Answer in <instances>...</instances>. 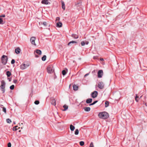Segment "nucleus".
<instances>
[{"label": "nucleus", "mask_w": 147, "mask_h": 147, "mask_svg": "<svg viewBox=\"0 0 147 147\" xmlns=\"http://www.w3.org/2000/svg\"><path fill=\"white\" fill-rule=\"evenodd\" d=\"M98 116L100 118L103 119H107L109 116L108 113L105 112L99 113Z\"/></svg>", "instance_id": "f257e3e1"}, {"label": "nucleus", "mask_w": 147, "mask_h": 147, "mask_svg": "<svg viewBox=\"0 0 147 147\" xmlns=\"http://www.w3.org/2000/svg\"><path fill=\"white\" fill-rule=\"evenodd\" d=\"M1 84L0 86V89L1 91L3 93H4L5 91V86L6 84L5 81L2 80L1 81Z\"/></svg>", "instance_id": "f03ea898"}, {"label": "nucleus", "mask_w": 147, "mask_h": 147, "mask_svg": "<svg viewBox=\"0 0 147 147\" xmlns=\"http://www.w3.org/2000/svg\"><path fill=\"white\" fill-rule=\"evenodd\" d=\"M30 65V64L28 63H24L20 65V68L22 70H24L26 68Z\"/></svg>", "instance_id": "7ed1b4c3"}, {"label": "nucleus", "mask_w": 147, "mask_h": 147, "mask_svg": "<svg viewBox=\"0 0 147 147\" xmlns=\"http://www.w3.org/2000/svg\"><path fill=\"white\" fill-rule=\"evenodd\" d=\"M47 71L49 73H51L54 71V69L53 65H49L47 68Z\"/></svg>", "instance_id": "20e7f679"}, {"label": "nucleus", "mask_w": 147, "mask_h": 147, "mask_svg": "<svg viewBox=\"0 0 147 147\" xmlns=\"http://www.w3.org/2000/svg\"><path fill=\"white\" fill-rule=\"evenodd\" d=\"M7 59H8L6 56L3 55L2 56L1 58L2 63L4 65L6 64L7 62Z\"/></svg>", "instance_id": "39448f33"}, {"label": "nucleus", "mask_w": 147, "mask_h": 147, "mask_svg": "<svg viewBox=\"0 0 147 147\" xmlns=\"http://www.w3.org/2000/svg\"><path fill=\"white\" fill-rule=\"evenodd\" d=\"M105 84L102 82H99L98 84V87L100 89H102L104 88Z\"/></svg>", "instance_id": "423d86ee"}, {"label": "nucleus", "mask_w": 147, "mask_h": 147, "mask_svg": "<svg viewBox=\"0 0 147 147\" xmlns=\"http://www.w3.org/2000/svg\"><path fill=\"white\" fill-rule=\"evenodd\" d=\"M103 74V71L102 70H99L98 72V78L102 77Z\"/></svg>", "instance_id": "0eeeda50"}, {"label": "nucleus", "mask_w": 147, "mask_h": 147, "mask_svg": "<svg viewBox=\"0 0 147 147\" xmlns=\"http://www.w3.org/2000/svg\"><path fill=\"white\" fill-rule=\"evenodd\" d=\"M35 40L36 38L34 37H32L30 38V41L31 44L35 46H36L35 43Z\"/></svg>", "instance_id": "6e6552de"}, {"label": "nucleus", "mask_w": 147, "mask_h": 147, "mask_svg": "<svg viewBox=\"0 0 147 147\" xmlns=\"http://www.w3.org/2000/svg\"><path fill=\"white\" fill-rule=\"evenodd\" d=\"M98 94V92L97 91H95L92 93L91 96L93 98L96 97Z\"/></svg>", "instance_id": "1a4fd4ad"}, {"label": "nucleus", "mask_w": 147, "mask_h": 147, "mask_svg": "<svg viewBox=\"0 0 147 147\" xmlns=\"http://www.w3.org/2000/svg\"><path fill=\"white\" fill-rule=\"evenodd\" d=\"M51 104L54 105H55L56 103V100L55 99L53 98H51Z\"/></svg>", "instance_id": "9d476101"}, {"label": "nucleus", "mask_w": 147, "mask_h": 147, "mask_svg": "<svg viewBox=\"0 0 147 147\" xmlns=\"http://www.w3.org/2000/svg\"><path fill=\"white\" fill-rule=\"evenodd\" d=\"M20 49L18 47L15 50V52L16 54H18L20 53Z\"/></svg>", "instance_id": "9b49d317"}, {"label": "nucleus", "mask_w": 147, "mask_h": 147, "mask_svg": "<svg viewBox=\"0 0 147 147\" xmlns=\"http://www.w3.org/2000/svg\"><path fill=\"white\" fill-rule=\"evenodd\" d=\"M89 43V42L87 41H82L81 42V44L82 46H83L85 45V44L88 45Z\"/></svg>", "instance_id": "f8f14e48"}, {"label": "nucleus", "mask_w": 147, "mask_h": 147, "mask_svg": "<svg viewBox=\"0 0 147 147\" xmlns=\"http://www.w3.org/2000/svg\"><path fill=\"white\" fill-rule=\"evenodd\" d=\"M92 100V98H88L86 100V102L87 103L89 104L91 103Z\"/></svg>", "instance_id": "ddd939ff"}, {"label": "nucleus", "mask_w": 147, "mask_h": 147, "mask_svg": "<svg viewBox=\"0 0 147 147\" xmlns=\"http://www.w3.org/2000/svg\"><path fill=\"white\" fill-rule=\"evenodd\" d=\"M61 3L62 7L63 9L65 10V6L64 3L63 1H61Z\"/></svg>", "instance_id": "4468645a"}, {"label": "nucleus", "mask_w": 147, "mask_h": 147, "mask_svg": "<svg viewBox=\"0 0 147 147\" xmlns=\"http://www.w3.org/2000/svg\"><path fill=\"white\" fill-rule=\"evenodd\" d=\"M42 3L46 5L48 4L49 2L48 0H43L42 1Z\"/></svg>", "instance_id": "2eb2a0df"}, {"label": "nucleus", "mask_w": 147, "mask_h": 147, "mask_svg": "<svg viewBox=\"0 0 147 147\" xmlns=\"http://www.w3.org/2000/svg\"><path fill=\"white\" fill-rule=\"evenodd\" d=\"M35 52L38 54L40 55L41 54L42 52L40 50L38 49H36V50Z\"/></svg>", "instance_id": "dca6fc26"}, {"label": "nucleus", "mask_w": 147, "mask_h": 147, "mask_svg": "<svg viewBox=\"0 0 147 147\" xmlns=\"http://www.w3.org/2000/svg\"><path fill=\"white\" fill-rule=\"evenodd\" d=\"M62 23L61 22H58L57 23V27H61L62 26Z\"/></svg>", "instance_id": "f3484780"}, {"label": "nucleus", "mask_w": 147, "mask_h": 147, "mask_svg": "<svg viewBox=\"0 0 147 147\" xmlns=\"http://www.w3.org/2000/svg\"><path fill=\"white\" fill-rule=\"evenodd\" d=\"M73 89L74 90H77L78 89V86L75 85L73 86Z\"/></svg>", "instance_id": "a211bd4d"}, {"label": "nucleus", "mask_w": 147, "mask_h": 147, "mask_svg": "<svg viewBox=\"0 0 147 147\" xmlns=\"http://www.w3.org/2000/svg\"><path fill=\"white\" fill-rule=\"evenodd\" d=\"M70 130L71 131H73L75 129V127L73 125H70Z\"/></svg>", "instance_id": "6ab92c4d"}, {"label": "nucleus", "mask_w": 147, "mask_h": 147, "mask_svg": "<svg viewBox=\"0 0 147 147\" xmlns=\"http://www.w3.org/2000/svg\"><path fill=\"white\" fill-rule=\"evenodd\" d=\"M84 110L86 111H89L90 110V107H86L84 108Z\"/></svg>", "instance_id": "aec40b11"}, {"label": "nucleus", "mask_w": 147, "mask_h": 147, "mask_svg": "<svg viewBox=\"0 0 147 147\" xmlns=\"http://www.w3.org/2000/svg\"><path fill=\"white\" fill-rule=\"evenodd\" d=\"M63 107L64 108V109L63 110V111H66L68 108V106L66 105H63Z\"/></svg>", "instance_id": "412c9836"}, {"label": "nucleus", "mask_w": 147, "mask_h": 147, "mask_svg": "<svg viewBox=\"0 0 147 147\" xmlns=\"http://www.w3.org/2000/svg\"><path fill=\"white\" fill-rule=\"evenodd\" d=\"M72 36L74 38H78V36L76 34H73L72 35Z\"/></svg>", "instance_id": "4be33fe9"}, {"label": "nucleus", "mask_w": 147, "mask_h": 147, "mask_svg": "<svg viewBox=\"0 0 147 147\" xmlns=\"http://www.w3.org/2000/svg\"><path fill=\"white\" fill-rule=\"evenodd\" d=\"M6 75L7 77H9L11 75V72L9 71H8L6 72Z\"/></svg>", "instance_id": "5701e85b"}, {"label": "nucleus", "mask_w": 147, "mask_h": 147, "mask_svg": "<svg viewBox=\"0 0 147 147\" xmlns=\"http://www.w3.org/2000/svg\"><path fill=\"white\" fill-rule=\"evenodd\" d=\"M46 55H44L43 57H42V60L43 61H45L46 60Z\"/></svg>", "instance_id": "b1692460"}, {"label": "nucleus", "mask_w": 147, "mask_h": 147, "mask_svg": "<svg viewBox=\"0 0 147 147\" xmlns=\"http://www.w3.org/2000/svg\"><path fill=\"white\" fill-rule=\"evenodd\" d=\"M109 105V102L107 101H106L105 103V106L106 107H107Z\"/></svg>", "instance_id": "393cba45"}, {"label": "nucleus", "mask_w": 147, "mask_h": 147, "mask_svg": "<svg viewBox=\"0 0 147 147\" xmlns=\"http://www.w3.org/2000/svg\"><path fill=\"white\" fill-rule=\"evenodd\" d=\"M79 134V130L78 129H76L75 131V134L76 135H78Z\"/></svg>", "instance_id": "a878e982"}, {"label": "nucleus", "mask_w": 147, "mask_h": 147, "mask_svg": "<svg viewBox=\"0 0 147 147\" xmlns=\"http://www.w3.org/2000/svg\"><path fill=\"white\" fill-rule=\"evenodd\" d=\"M6 121L7 123H10L11 122V120L9 119H6Z\"/></svg>", "instance_id": "bb28decb"}, {"label": "nucleus", "mask_w": 147, "mask_h": 147, "mask_svg": "<svg viewBox=\"0 0 147 147\" xmlns=\"http://www.w3.org/2000/svg\"><path fill=\"white\" fill-rule=\"evenodd\" d=\"M97 102H98L97 100L95 101H94V102H93L92 103L90 104L89 105L91 106V105H94V104H96Z\"/></svg>", "instance_id": "cd10ccee"}, {"label": "nucleus", "mask_w": 147, "mask_h": 147, "mask_svg": "<svg viewBox=\"0 0 147 147\" xmlns=\"http://www.w3.org/2000/svg\"><path fill=\"white\" fill-rule=\"evenodd\" d=\"M84 144L83 141H81L80 142V145L81 146H83L84 145Z\"/></svg>", "instance_id": "c85d7f7f"}, {"label": "nucleus", "mask_w": 147, "mask_h": 147, "mask_svg": "<svg viewBox=\"0 0 147 147\" xmlns=\"http://www.w3.org/2000/svg\"><path fill=\"white\" fill-rule=\"evenodd\" d=\"M3 111L6 113V109L5 108L3 107Z\"/></svg>", "instance_id": "c756f323"}, {"label": "nucleus", "mask_w": 147, "mask_h": 147, "mask_svg": "<svg viewBox=\"0 0 147 147\" xmlns=\"http://www.w3.org/2000/svg\"><path fill=\"white\" fill-rule=\"evenodd\" d=\"M62 74L64 76L66 74V72L65 70H63L62 71Z\"/></svg>", "instance_id": "7c9ffc66"}, {"label": "nucleus", "mask_w": 147, "mask_h": 147, "mask_svg": "<svg viewBox=\"0 0 147 147\" xmlns=\"http://www.w3.org/2000/svg\"><path fill=\"white\" fill-rule=\"evenodd\" d=\"M138 97L137 95V94H136V96L135 97V100L137 102H138V100L137 99V98H138Z\"/></svg>", "instance_id": "2f4dec72"}, {"label": "nucleus", "mask_w": 147, "mask_h": 147, "mask_svg": "<svg viewBox=\"0 0 147 147\" xmlns=\"http://www.w3.org/2000/svg\"><path fill=\"white\" fill-rule=\"evenodd\" d=\"M14 85H12L10 87V88L11 90H13L14 89Z\"/></svg>", "instance_id": "473e14b6"}, {"label": "nucleus", "mask_w": 147, "mask_h": 147, "mask_svg": "<svg viewBox=\"0 0 147 147\" xmlns=\"http://www.w3.org/2000/svg\"><path fill=\"white\" fill-rule=\"evenodd\" d=\"M18 127V126H16L13 127V131H16L17 130L16 128Z\"/></svg>", "instance_id": "72a5a7b5"}, {"label": "nucleus", "mask_w": 147, "mask_h": 147, "mask_svg": "<svg viewBox=\"0 0 147 147\" xmlns=\"http://www.w3.org/2000/svg\"><path fill=\"white\" fill-rule=\"evenodd\" d=\"M3 24L2 19L0 18V24Z\"/></svg>", "instance_id": "f704fd0d"}, {"label": "nucleus", "mask_w": 147, "mask_h": 147, "mask_svg": "<svg viewBox=\"0 0 147 147\" xmlns=\"http://www.w3.org/2000/svg\"><path fill=\"white\" fill-rule=\"evenodd\" d=\"M39 102L38 100H36L34 102V103L36 105H38L39 104Z\"/></svg>", "instance_id": "c9c22d12"}, {"label": "nucleus", "mask_w": 147, "mask_h": 147, "mask_svg": "<svg viewBox=\"0 0 147 147\" xmlns=\"http://www.w3.org/2000/svg\"><path fill=\"white\" fill-rule=\"evenodd\" d=\"M76 43V42L74 41H71L68 43V45H69L70 44H71V43Z\"/></svg>", "instance_id": "e433bc0d"}, {"label": "nucleus", "mask_w": 147, "mask_h": 147, "mask_svg": "<svg viewBox=\"0 0 147 147\" xmlns=\"http://www.w3.org/2000/svg\"><path fill=\"white\" fill-rule=\"evenodd\" d=\"M60 20V18L59 17H57L56 18V21H59Z\"/></svg>", "instance_id": "4c0bfd02"}, {"label": "nucleus", "mask_w": 147, "mask_h": 147, "mask_svg": "<svg viewBox=\"0 0 147 147\" xmlns=\"http://www.w3.org/2000/svg\"><path fill=\"white\" fill-rule=\"evenodd\" d=\"M15 61L14 59H13L11 60V63L12 64H13L15 63Z\"/></svg>", "instance_id": "58836bf2"}, {"label": "nucleus", "mask_w": 147, "mask_h": 147, "mask_svg": "<svg viewBox=\"0 0 147 147\" xmlns=\"http://www.w3.org/2000/svg\"><path fill=\"white\" fill-rule=\"evenodd\" d=\"M89 147H94L93 143L92 142H91L90 144Z\"/></svg>", "instance_id": "ea45409f"}, {"label": "nucleus", "mask_w": 147, "mask_h": 147, "mask_svg": "<svg viewBox=\"0 0 147 147\" xmlns=\"http://www.w3.org/2000/svg\"><path fill=\"white\" fill-rule=\"evenodd\" d=\"M42 24L45 26H46L47 25V23L46 22H43L42 23Z\"/></svg>", "instance_id": "a19ab883"}, {"label": "nucleus", "mask_w": 147, "mask_h": 147, "mask_svg": "<svg viewBox=\"0 0 147 147\" xmlns=\"http://www.w3.org/2000/svg\"><path fill=\"white\" fill-rule=\"evenodd\" d=\"M7 146H8V147H11V143L9 142Z\"/></svg>", "instance_id": "79ce46f5"}, {"label": "nucleus", "mask_w": 147, "mask_h": 147, "mask_svg": "<svg viewBox=\"0 0 147 147\" xmlns=\"http://www.w3.org/2000/svg\"><path fill=\"white\" fill-rule=\"evenodd\" d=\"M17 80H13V83H16L17 82Z\"/></svg>", "instance_id": "37998d69"}, {"label": "nucleus", "mask_w": 147, "mask_h": 147, "mask_svg": "<svg viewBox=\"0 0 147 147\" xmlns=\"http://www.w3.org/2000/svg\"><path fill=\"white\" fill-rule=\"evenodd\" d=\"M0 17H5V15L4 14L0 16Z\"/></svg>", "instance_id": "c03bdc74"}, {"label": "nucleus", "mask_w": 147, "mask_h": 147, "mask_svg": "<svg viewBox=\"0 0 147 147\" xmlns=\"http://www.w3.org/2000/svg\"><path fill=\"white\" fill-rule=\"evenodd\" d=\"M89 74L88 73V74H85V75H84V77H86V76H87L88 75H89Z\"/></svg>", "instance_id": "a18cd8bd"}, {"label": "nucleus", "mask_w": 147, "mask_h": 147, "mask_svg": "<svg viewBox=\"0 0 147 147\" xmlns=\"http://www.w3.org/2000/svg\"><path fill=\"white\" fill-rule=\"evenodd\" d=\"M8 79L9 82H10L11 81V79L9 78Z\"/></svg>", "instance_id": "49530a36"}, {"label": "nucleus", "mask_w": 147, "mask_h": 147, "mask_svg": "<svg viewBox=\"0 0 147 147\" xmlns=\"http://www.w3.org/2000/svg\"><path fill=\"white\" fill-rule=\"evenodd\" d=\"M94 59H96V57H94Z\"/></svg>", "instance_id": "de8ad7c7"}, {"label": "nucleus", "mask_w": 147, "mask_h": 147, "mask_svg": "<svg viewBox=\"0 0 147 147\" xmlns=\"http://www.w3.org/2000/svg\"><path fill=\"white\" fill-rule=\"evenodd\" d=\"M100 60L102 61H103V59L102 58L100 59Z\"/></svg>", "instance_id": "09e8293b"}, {"label": "nucleus", "mask_w": 147, "mask_h": 147, "mask_svg": "<svg viewBox=\"0 0 147 147\" xmlns=\"http://www.w3.org/2000/svg\"><path fill=\"white\" fill-rule=\"evenodd\" d=\"M142 97V96H140L139 98V99L141 98Z\"/></svg>", "instance_id": "8fccbe9b"}, {"label": "nucleus", "mask_w": 147, "mask_h": 147, "mask_svg": "<svg viewBox=\"0 0 147 147\" xmlns=\"http://www.w3.org/2000/svg\"><path fill=\"white\" fill-rule=\"evenodd\" d=\"M40 24H42V22H41V23L40 22L39 23V24L40 25Z\"/></svg>", "instance_id": "3c124183"}, {"label": "nucleus", "mask_w": 147, "mask_h": 147, "mask_svg": "<svg viewBox=\"0 0 147 147\" xmlns=\"http://www.w3.org/2000/svg\"><path fill=\"white\" fill-rule=\"evenodd\" d=\"M13 123L14 124H16V123L15 122H13Z\"/></svg>", "instance_id": "603ef678"}, {"label": "nucleus", "mask_w": 147, "mask_h": 147, "mask_svg": "<svg viewBox=\"0 0 147 147\" xmlns=\"http://www.w3.org/2000/svg\"><path fill=\"white\" fill-rule=\"evenodd\" d=\"M36 57H38V55H36Z\"/></svg>", "instance_id": "864d4df0"}, {"label": "nucleus", "mask_w": 147, "mask_h": 147, "mask_svg": "<svg viewBox=\"0 0 147 147\" xmlns=\"http://www.w3.org/2000/svg\"><path fill=\"white\" fill-rule=\"evenodd\" d=\"M23 124V123H21V125H22Z\"/></svg>", "instance_id": "5fc2aeb1"}, {"label": "nucleus", "mask_w": 147, "mask_h": 147, "mask_svg": "<svg viewBox=\"0 0 147 147\" xmlns=\"http://www.w3.org/2000/svg\"><path fill=\"white\" fill-rule=\"evenodd\" d=\"M23 128V127H21V129H22Z\"/></svg>", "instance_id": "6e6d98bb"}, {"label": "nucleus", "mask_w": 147, "mask_h": 147, "mask_svg": "<svg viewBox=\"0 0 147 147\" xmlns=\"http://www.w3.org/2000/svg\"><path fill=\"white\" fill-rule=\"evenodd\" d=\"M1 8L0 7V10H1Z\"/></svg>", "instance_id": "4d7b16f0"}]
</instances>
